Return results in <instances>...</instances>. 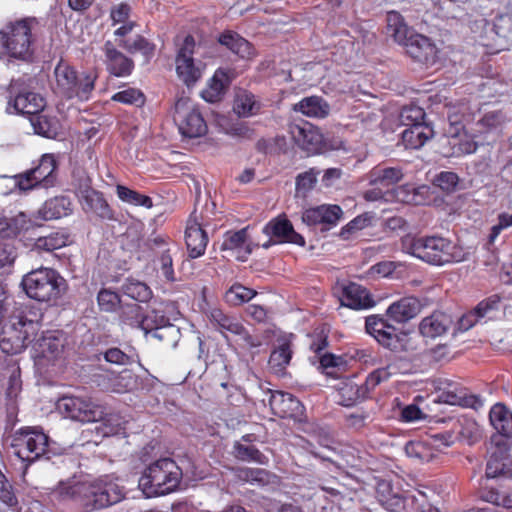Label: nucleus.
Wrapping results in <instances>:
<instances>
[{"instance_id": "nucleus-1", "label": "nucleus", "mask_w": 512, "mask_h": 512, "mask_svg": "<svg viewBox=\"0 0 512 512\" xmlns=\"http://www.w3.org/2000/svg\"><path fill=\"white\" fill-rule=\"evenodd\" d=\"M42 314L32 307L20 306L14 309L0 333V349L7 355H15L32 346L35 357L53 360L58 358L64 342L58 331L38 333L41 329Z\"/></svg>"}, {"instance_id": "nucleus-2", "label": "nucleus", "mask_w": 512, "mask_h": 512, "mask_svg": "<svg viewBox=\"0 0 512 512\" xmlns=\"http://www.w3.org/2000/svg\"><path fill=\"white\" fill-rule=\"evenodd\" d=\"M404 252L435 266L465 260L466 252L448 238L441 236H407L402 239Z\"/></svg>"}, {"instance_id": "nucleus-3", "label": "nucleus", "mask_w": 512, "mask_h": 512, "mask_svg": "<svg viewBox=\"0 0 512 512\" xmlns=\"http://www.w3.org/2000/svg\"><path fill=\"white\" fill-rule=\"evenodd\" d=\"M39 21L35 17H24L9 21L0 29V47L10 58L30 61L35 51Z\"/></svg>"}, {"instance_id": "nucleus-4", "label": "nucleus", "mask_w": 512, "mask_h": 512, "mask_svg": "<svg viewBox=\"0 0 512 512\" xmlns=\"http://www.w3.org/2000/svg\"><path fill=\"white\" fill-rule=\"evenodd\" d=\"M387 33L395 42L403 46L406 53L415 61L427 66L438 59L436 45L426 36L416 33L404 22L402 15L396 11L387 14Z\"/></svg>"}, {"instance_id": "nucleus-5", "label": "nucleus", "mask_w": 512, "mask_h": 512, "mask_svg": "<svg viewBox=\"0 0 512 512\" xmlns=\"http://www.w3.org/2000/svg\"><path fill=\"white\" fill-rule=\"evenodd\" d=\"M182 479V470L171 458H161L151 463L139 479V488L147 498L174 492Z\"/></svg>"}, {"instance_id": "nucleus-6", "label": "nucleus", "mask_w": 512, "mask_h": 512, "mask_svg": "<svg viewBox=\"0 0 512 512\" xmlns=\"http://www.w3.org/2000/svg\"><path fill=\"white\" fill-rule=\"evenodd\" d=\"M21 286L29 298L49 303L61 297L65 280L56 270L41 267L25 274Z\"/></svg>"}, {"instance_id": "nucleus-7", "label": "nucleus", "mask_w": 512, "mask_h": 512, "mask_svg": "<svg viewBox=\"0 0 512 512\" xmlns=\"http://www.w3.org/2000/svg\"><path fill=\"white\" fill-rule=\"evenodd\" d=\"M48 440L41 428L23 427L12 436V452L21 461L30 464L46 453Z\"/></svg>"}, {"instance_id": "nucleus-8", "label": "nucleus", "mask_w": 512, "mask_h": 512, "mask_svg": "<svg viewBox=\"0 0 512 512\" xmlns=\"http://www.w3.org/2000/svg\"><path fill=\"white\" fill-rule=\"evenodd\" d=\"M56 409L64 418L80 423L98 422L104 417V406L87 396L64 395L57 400Z\"/></svg>"}, {"instance_id": "nucleus-9", "label": "nucleus", "mask_w": 512, "mask_h": 512, "mask_svg": "<svg viewBox=\"0 0 512 512\" xmlns=\"http://www.w3.org/2000/svg\"><path fill=\"white\" fill-rule=\"evenodd\" d=\"M173 119L180 133L185 137H201L207 131L206 122L197 105L187 96L182 95L177 98Z\"/></svg>"}, {"instance_id": "nucleus-10", "label": "nucleus", "mask_w": 512, "mask_h": 512, "mask_svg": "<svg viewBox=\"0 0 512 512\" xmlns=\"http://www.w3.org/2000/svg\"><path fill=\"white\" fill-rule=\"evenodd\" d=\"M57 160L54 154H44L36 167L16 177L20 190L27 191L36 187L50 188L57 182Z\"/></svg>"}, {"instance_id": "nucleus-11", "label": "nucleus", "mask_w": 512, "mask_h": 512, "mask_svg": "<svg viewBox=\"0 0 512 512\" xmlns=\"http://www.w3.org/2000/svg\"><path fill=\"white\" fill-rule=\"evenodd\" d=\"M87 510L102 509L118 503L124 496L123 487L110 475H105L92 483H87Z\"/></svg>"}, {"instance_id": "nucleus-12", "label": "nucleus", "mask_w": 512, "mask_h": 512, "mask_svg": "<svg viewBox=\"0 0 512 512\" xmlns=\"http://www.w3.org/2000/svg\"><path fill=\"white\" fill-rule=\"evenodd\" d=\"M207 317L213 327L220 332L226 340H229L230 336H234L242 341L244 347L256 348L261 345V341L250 335L236 316L226 314L219 308H211L207 313Z\"/></svg>"}, {"instance_id": "nucleus-13", "label": "nucleus", "mask_w": 512, "mask_h": 512, "mask_svg": "<svg viewBox=\"0 0 512 512\" xmlns=\"http://www.w3.org/2000/svg\"><path fill=\"white\" fill-rule=\"evenodd\" d=\"M467 107L462 104L459 107L453 106L448 109L447 117L450 123L449 145L454 149V154H472L477 150V142L466 133H461L465 128V122L469 119L466 113Z\"/></svg>"}, {"instance_id": "nucleus-14", "label": "nucleus", "mask_w": 512, "mask_h": 512, "mask_svg": "<svg viewBox=\"0 0 512 512\" xmlns=\"http://www.w3.org/2000/svg\"><path fill=\"white\" fill-rule=\"evenodd\" d=\"M195 40L192 36L185 37L179 47L175 59L178 77L187 85H194L202 76L203 66L200 61H195Z\"/></svg>"}, {"instance_id": "nucleus-15", "label": "nucleus", "mask_w": 512, "mask_h": 512, "mask_svg": "<svg viewBox=\"0 0 512 512\" xmlns=\"http://www.w3.org/2000/svg\"><path fill=\"white\" fill-rule=\"evenodd\" d=\"M365 329L378 343L390 350H397L402 338L406 336L399 333L393 325L378 315H371L366 318Z\"/></svg>"}, {"instance_id": "nucleus-16", "label": "nucleus", "mask_w": 512, "mask_h": 512, "mask_svg": "<svg viewBox=\"0 0 512 512\" xmlns=\"http://www.w3.org/2000/svg\"><path fill=\"white\" fill-rule=\"evenodd\" d=\"M77 71L64 61H60L54 70L56 79V92L67 99H73L74 95L80 94L85 97L86 92L91 87L90 79L83 84L80 90H77L75 83L77 80Z\"/></svg>"}, {"instance_id": "nucleus-17", "label": "nucleus", "mask_w": 512, "mask_h": 512, "mask_svg": "<svg viewBox=\"0 0 512 512\" xmlns=\"http://www.w3.org/2000/svg\"><path fill=\"white\" fill-rule=\"evenodd\" d=\"M262 232L277 243L305 245V239L297 233L285 215L277 216L265 224Z\"/></svg>"}, {"instance_id": "nucleus-18", "label": "nucleus", "mask_w": 512, "mask_h": 512, "mask_svg": "<svg viewBox=\"0 0 512 512\" xmlns=\"http://www.w3.org/2000/svg\"><path fill=\"white\" fill-rule=\"evenodd\" d=\"M79 202L86 213H93L101 219H112L113 214L103 194L88 184L81 185L77 191Z\"/></svg>"}, {"instance_id": "nucleus-19", "label": "nucleus", "mask_w": 512, "mask_h": 512, "mask_svg": "<svg viewBox=\"0 0 512 512\" xmlns=\"http://www.w3.org/2000/svg\"><path fill=\"white\" fill-rule=\"evenodd\" d=\"M105 65L107 71L116 77L129 76L134 68V62L122 52L116 49L111 41H106L103 46Z\"/></svg>"}, {"instance_id": "nucleus-20", "label": "nucleus", "mask_w": 512, "mask_h": 512, "mask_svg": "<svg viewBox=\"0 0 512 512\" xmlns=\"http://www.w3.org/2000/svg\"><path fill=\"white\" fill-rule=\"evenodd\" d=\"M185 241L191 258H198L205 253L208 237L194 213L187 221Z\"/></svg>"}, {"instance_id": "nucleus-21", "label": "nucleus", "mask_w": 512, "mask_h": 512, "mask_svg": "<svg viewBox=\"0 0 512 512\" xmlns=\"http://www.w3.org/2000/svg\"><path fill=\"white\" fill-rule=\"evenodd\" d=\"M381 505L389 512H414V505L417 504V494L409 491H392L387 494L378 491Z\"/></svg>"}, {"instance_id": "nucleus-22", "label": "nucleus", "mask_w": 512, "mask_h": 512, "mask_svg": "<svg viewBox=\"0 0 512 512\" xmlns=\"http://www.w3.org/2000/svg\"><path fill=\"white\" fill-rule=\"evenodd\" d=\"M290 132L295 143L301 149L311 153L318 152L321 149L323 136L315 126L309 123L293 125Z\"/></svg>"}, {"instance_id": "nucleus-23", "label": "nucleus", "mask_w": 512, "mask_h": 512, "mask_svg": "<svg viewBox=\"0 0 512 512\" xmlns=\"http://www.w3.org/2000/svg\"><path fill=\"white\" fill-rule=\"evenodd\" d=\"M269 405L273 413L281 418H293L302 412L301 402L292 394L275 391L271 393Z\"/></svg>"}, {"instance_id": "nucleus-24", "label": "nucleus", "mask_w": 512, "mask_h": 512, "mask_svg": "<svg viewBox=\"0 0 512 512\" xmlns=\"http://www.w3.org/2000/svg\"><path fill=\"white\" fill-rule=\"evenodd\" d=\"M421 311V303L414 296L403 297L391 303L386 314L390 320L396 323H406L416 317Z\"/></svg>"}, {"instance_id": "nucleus-25", "label": "nucleus", "mask_w": 512, "mask_h": 512, "mask_svg": "<svg viewBox=\"0 0 512 512\" xmlns=\"http://www.w3.org/2000/svg\"><path fill=\"white\" fill-rule=\"evenodd\" d=\"M341 304L354 310L369 309L375 305V301L369 291L356 283H349L343 288Z\"/></svg>"}, {"instance_id": "nucleus-26", "label": "nucleus", "mask_w": 512, "mask_h": 512, "mask_svg": "<svg viewBox=\"0 0 512 512\" xmlns=\"http://www.w3.org/2000/svg\"><path fill=\"white\" fill-rule=\"evenodd\" d=\"M45 105V99L41 95L34 92H23L9 100L8 109L13 107L16 113L28 115L31 118L43 112Z\"/></svg>"}, {"instance_id": "nucleus-27", "label": "nucleus", "mask_w": 512, "mask_h": 512, "mask_svg": "<svg viewBox=\"0 0 512 512\" xmlns=\"http://www.w3.org/2000/svg\"><path fill=\"white\" fill-rule=\"evenodd\" d=\"M292 336L279 337L276 340L275 347L269 357V367L271 370L282 375L286 367L290 364L293 350H292Z\"/></svg>"}, {"instance_id": "nucleus-28", "label": "nucleus", "mask_w": 512, "mask_h": 512, "mask_svg": "<svg viewBox=\"0 0 512 512\" xmlns=\"http://www.w3.org/2000/svg\"><path fill=\"white\" fill-rule=\"evenodd\" d=\"M342 210L338 205H321L307 209L302 216L303 221L310 226L319 224L336 225Z\"/></svg>"}, {"instance_id": "nucleus-29", "label": "nucleus", "mask_w": 512, "mask_h": 512, "mask_svg": "<svg viewBox=\"0 0 512 512\" xmlns=\"http://www.w3.org/2000/svg\"><path fill=\"white\" fill-rule=\"evenodd\" d=\"M451 325L452 319L449 315L443 312H434L421 320L419 331L423 337L434 339L446 334Z\"/></svg>"}, {"instance_id": "nucleus-30", "label": "nucleus", "mask_w": 512, "mask_h": 512, "mask_svg": "<svg viewBox=\"0 0 512 512\" xmlns=\"http://www.w3.org/2000/svg\"><path fill=\"white\" fill-rule=\"evenodd\" d=\"M439 400L449 405H458L474 409L482 405L478 396L468 395L464 389L458 388L457 385L454 384H448V388L439 394Z\"/></svg>"}, {"instance_id": "nucleus-31", "label": "nucleus", "mask_w": 512, "mask_h": 512, "mask_svg": "<svg viewBox=\"0 0 512 512\" xmlns=\"http://www.w3.org/2000/svg\"><path fill=\"white\" fill-rule=\"evenodd\" d=\"M221 250L230 251L236 254L237 259L244 261V258L241 257L240 254L244 253L248 255L251 253L248 243L247 228L238 231H227L223 236Z\"/></svg>"}, {"instance_id": "nucleus-32", "label": "nucleus", "mask_w": 512, "mask_h": 512, "mask_svg": "<svg viewBox=\"0 0 512 512\" xmlns=\"http://www.w3.org/2000/svg\"><path fill=\"white\" fill-rule=\"evenodd\" d=\"M432 136L433 130L427 124L412 123L402 132V142L407 149H419Z\"/></svg>"}, {"instance_id": "nucleus-33", "label": "nucleus", "mask_w": 512, "mask_h": 512, "mask_svg": "<svg viewBox=\"0 0 512 512\" xmlns=\"http://www.w3.org/2000/svg\"><path fill=\"white\" fill-rule=\"evenodd\" d=\"M403 176L402 169L399 167L376 166L369 172L368 181L372 186L388 189L401 181Z\"/></svg>"}, {"instance_id": "nucleus-34", "label": "nucleus", "mask_w": 512, "mask_h": 512, "mask_svg": "<svg viewBox=\"0 0 512 512\" xmlns=\"http://www.w3.org/2000/svg\"><path fill=\"white\" fill-rule=\"evenodd\" d=\"M72 243L71 235L65 229L53 231L48 235L38 237L33 249L38 252H53Z\"/></svg>"}, {"instance_id": "nucleus-35", "label": "nucleus", "mask_w": 512, "mask_h": 512, "mask_svg": "<svg viewBox=\"0 0 512 512\" xmlns=\"http://www.w3.org/2000/svg\"><path fill=\"white\" fill-rule=\"evenodd\" d=\"M72 212V203L68 197L59 196L47 200L39 209V217L53 220L68 216Z\"/></svg>"}, {"instance_id": "nucleus-36", "label": "nucleus", "mask_w": 512, "mask_h": 512, "mask_svg": "<svg viewBox=\"0 0 512 512\" xmlns=\"http://www.w3.org/2000/svg\"><path fill=\"white\" fill-rule=\"evenodd\" d=\"M294 110L311 118H325L330 113V105L320 96L303 98L294 106Z\"/></svg>"}, {"instance_id": "nucleus-37", "label": "nucleus", "mask_w": 512, "mask_h": 512, "mask_svg": "<svg viewBox=\"0 0 512 512\" xmlns=\"http://www.w3.org/2000/svg\"><path fill=\"white\" fill-rule=\"evenodd\" d=\"M229 82L230 78L225 70H216L207 87L201 92L202 98L209 103L220 101Z\"/></svg>"}, {"instance_id": "nucleus-38", "label": "nucleus", "mask_w": 512, "mask_h": 512, "mask_svg": "<svg viewBox=\"0 0 512 512\" xmlns=\"http://www.w3.org/2000/svg\"><path fill=\"white\" fill-rule=\"evenodd\" d=\"M490 423L502 436L512 437V412L503 404H495L489 413Z\"/></svg>"}, {"instance_id": "nucleus-39", "label": "nucleus", "mask_w": 512, "mask_h": 512, "mask_svg": "<svg viewBox=\"0 0 512 512\" xmlns=\"http://www.w3.org/2000/svg\"><path fill=\"white\" fill-rule=\"evenodd\" d=\"M261 102L257 97L246 90L239 91L234 99L233 110L239 117L248 118L260 112Z\"/></svg>"}, {"instance_id": "nucleus-40", "label": "nucleus", "mask_w": 512, "mask_h": 512, "mask_svg": "<svg viewBox=\"0 0 512 512\" xmlns=\"http://www.w3.org/2000/svg\"><path fill=\"white\" fill-rule=\"evenodd\" d=\"M219 43L243 59H248L254 54L251 44L239 34L232 31L222 33L219 37Z\"/></svg>"}, {"instance_id": "nucleus-41", "label": "nucleus", "mask_w": 512, "mask_h": 512, "mask_svg": "<svg viewBox=\"0 0 512 512\" xmlns=\"http://www.w3.org/2000/svg\"><path fill=\"white\" fill-rule=\"evenodd\" d=\"M56 498L60 500H76L79 501L84 507L87 500V483H60L59 486L53 491Z\"/></svg>"}, {"instance_id": "nucleus-42", "label": "nucleus", "mask_w": 512, "mask_h": 512, "mask_svg": "<svg viewBox=\"0 0 512 512\" xmlns=\"http://www.w3.org/2000/svg\"><path fill=\"white\" fill-rule=\"evenodd\" d=\"M512 462L506 451L498 450L490 455L486 465V477L495 478L510 471Z\"/></svg>"}, {"instance_id": "nucleus-43", "label": "nucleus", "mask_w": 512, "mask_h": 512, "mask_svg": "<svg viewBox=\"0 0 512 512\" xmlns=\"http://www.w3.org/2000/svg\"><path fill=\"white\" fill-rule=\"evenodd\" d=\"M31 125L38 135L55 138L58 134V122L42 112L30 118Z\"/></svg>"}, {"instance_id": "nucleus-44", "label": "nucleus", "mask_w": 512, "mask_h": 512, "mask_svg": "<svg viewBox=\"0 0 512 512\" xmlns=\"http://www.w3.org/2000/svg\"><path fill=\"white\" fill-rule=\"evenodd\" d=\"M506 120V115L502 111H489L477 121L475 132L487 134L497 131Z\"/></svg>"}, {"instance_id": "nucleus-45", "label": "nucleus", "mask_w": 512, "mask_h": 512, "mask_svg": "<svg viewBox=\"0 0 512 512\" xmlns=\"http://www.w3.org/2000/svg\"><path fill=\"white\" fill-rule=\"evenodd\" d=\"M122 292L124 295L139 302H146L152 296L151 289L145 283L134 279H127L125 281L122 285Z\"/></svg>"}, {"instance_id": "nucleus-46", "label": "nucleus", "mask_w": 512, "mask_h": 512, "mask_svg": "<svg viewBox=\"0 0 512 512\" xmlns=\"http://www.w3.org/2000/svg\"><path fill=\"white\" fill-rule=\"evenodd\" d=\"M367 391L365 384L359 386L352 381L344 382L339 388V394L342 398L341 404L344 406L353 405L358 400L363 399Z\"/></svg>"}, {"instance_id": "nucleus-47", "label": "nucleus", "mask_w": 512, "mask_h": 512, "mask_svg": "<svg viewBox=\"0 0 512 512\" xmlns=\"http://www.w3.org/2000/svg\"><path fill=\"white\" fill-rule=\"evenodd\" d=\"M116 193L118 198L125 203L145 208H151L153 206L152 199L149 196L140 194L126 186L117 185Z\"/></svg>"}, {"instance_id": "nucleus-48", "label": "nucleus", "mask_w": 512, "mask_h": 512, "mask_svg": "<svg viewBox=\"0 0 512 512\" xmlns=\"http://www.w3.org/2000/svg\"><path fill=\"white\" fill-rule=\"evenodd\" d=\"M109 389L116 393H125L133 390L137 385V377L130 370H123L110 379Z\"/></svg>"}, {"instance_id": "nucleus-49", "label": "nucleus", "mask_w": 512, "mask_h": 512, "mask_svg": "<svg viewBox=\"0 0 512 512\" xmlns=\"http://www.w3.org/2000/svg\"><path fill=\"white\" fill-rule=\"evenodd\" d=\"M405 452L410 458L420 462H430L435 459L436 452L425 442H409L405 446Z\"/></svg>"}, {"instance_id": "nucleus-50", "label": "nucleus", "mask_w": 512, "mask_h": 512, "mask_svg": "<svg viewBox=\"0 0 512 512\" xmlns=\"http://www.w3.org/2000/svg\"><path fill=\"white\" fill-rule=\"evenodd\" d=\"M255 295L254 290L241 284H234L226 292L225 300L230 305L238 306L250 301Z\"/></svg>"}, {"instance_id": "nucleus-51", "label": "nucleus", "mask_w": 512, "mask_h": 512, "mask_svg": "<svg viewBox=\"0 0 512 512\" xmlns=\"http://www.w3.org/2000/svg\"><path fill=\"white\" fill-rule=\"evenodd\" d=\"M167 323V317L160 311L152 309L151 311L144 312L141 318L140 327L146 335L153 334L161 325Z\"/></svg>"}, {"instance_id": "nucleus-52", "label": "nucleus", "mask_w": 512, "mask_h": 512, "mask_svg": "<svg viewBox=\"0 0 512 512\" xmlns=\"http://www.w3.org/2000/svg\"><path fill=\"white\" fill-rule=\"evenodd\" d=\"M234 454L241 461L256 462L258 464H265L267 462V457L255 446H246L239 442L234 444Z\"/></svg>"}, {"instance_id": "nucleus-53", "label": "nucleus", "mask_w": 512, "mask_h": 512, "mask_svg": "<svg viewBox=\"0 0 512 512\" xmlns=\"http://www.w3.org/2000/svg\"><path fill=\"white\" fill-rule=\"evenodd\" d=\"M119 45L129 53L141 52L147 59L154 53V45L142 36H137L133 41L121 40Z\"/></svg>"}, {"instance_id": "nucleus-54", "label": "nucleus", "mask_w": 512, "mask_h": 512, "mask_svg": "<svg viewBox=\"0 0 512 512\" xmlns=\"http://www.w3.org/2000/svg\"><path fill=\"white\" fill-rule=\"evenodd\" d=\"M111 99L122 104L135 105L137 107L145 103L144 94L139 89L131 87L115 93Z\"/></svg>"}, {"instance_id": "nucleus-55", "label": "nucleus", "mask_w": 512, "mask_h": 512, "mask_svg": "<svg viewBox=\"0 0 512 512\" xmlns=\"http://www.w3.org/2000/svg\"><path fill=\"white\" fill-rule=\"evenodd\" d=\"M151 336L160 342H165L167 345L175 346L180 337V330L171 324L169 318H167V323L161 325Z\"/></svg>"}, {"instance_id": "nucleus-56", "label": "nucleus", "mask_w": 512, "mask_h": 512, "mask_svg": "<svg viewBox=\"0 0 512 512\" xmlns=\"http://www.w3.org/2000/svg\"><path fill=\"white\" fill-rule=\"evenodd\" d=\"M97 302L101 311L114 312L119 307L121 300L116 292L103 288L98 292Z\"/></svg>"}, {"instance_id": "nucleus-57", "label": "nucleus", "mask_w": 512, "mask_h": 512, "mask_svg": "<svg viewBox=\"0 0 512 512\" xmlns=\"http://www.w3.org/2000/svg\"><path fill=\"white\" fill-rule=\"evenodd\" d=\"M500 306V297L492 295L477 304L473 311L477 314L479 320L490 319L492 315L498 311Z\"/></svg>"}, {"instance_id": "nucleus-58", "label": "nucleus", "mask_w": 512, "mask_h": 512, "mask_svg": "<svg viewBox=\"0 0 512 512\" xmlns=\"http://www.w3.org/2000/svg\"><path fill=\"white\" fill-rule=\"evenodd\" d=\"M481 497L486 502L497 506H502L504 508L512 507V494L503 493L494 488L485 489L482 492Z\"/></svg>"}, {"instance_id": "nucleus-59", "label": "nucleus", "mask_w": 512, "mask_h": 512, "mask_svg": "<svg viewBox=\"0 0 512 512\" xmlns=\"http://www.w3.org/2000/svg\"><path fill=\"white\" fill-rule=\"evenodd\" d=\"M319 173V170L311 168L310 170L299 174L296 178L297 193H302L303 195H305L307 192L312 190L316 184L317 176L319 175Z\"/></svg>"}, {"instance_id": "nucleus-60", "label": "nucleus", "mask_w": 512, "mask_h": 512, "mask_svg": "<svg viewBox=\"0 0 512 512\" xmlns=\"http://www.w3.org/2000/svg\"><path fill=\"white\" fill-rule=\"evenodd\" d=\"M268 476V472L260 468H244L239 471V478L251 484L265 485Z\"/></svg>"}, {"instance_id": "nucleus-61", "label": "nucleus", "mask_w": 512, "mask_h": 512, "mask_svg": "<svg viewBox=\"0 0 512 512\" xmlns=\"http://www.w3.org/2000/svg\"><path fill=\"white\" fill-rule=\"evenodd\" d=\"M142 316V306L138 304H132L128 305L122 312L121 321L132 328L139 329Z\"/></svg>"}, {"instance_id": "nucleus-62", "label": "nucleus", "mask_w": 512, "mask_h": 512, "mask_svg": "<svg viewBox=\"0 0 512 512\" xmlns=\"http://www.w3.org/2000/svg\"><path fill=\"white\" fill-rule=\"evenodd\" d=\"M0 500L13 510H17L18 499L3 473H0Z\"/></svg>"}, {"instance_id": "nucleus-63", "label": "nucleus", "mask_w": 512, "mask_h": 512, "mask_svg": "<svg viewBox=\"0 0 512 512\" xmlns=\"http://www.w3.org/2000/svg\"><path fill=\"white\" fill-rule=\"evenodd\" d=\"M132 8L128 3L121 2L113 5L110 8V19L112 25H118L120 23L130 22V15Z\"/></svg>"}, {"instance_id": "nucleus-64", "label": "nucleus", "mask_w": 512, "mask_h": 512, "mask_svg": "<svg viewBox=\"0 0 512 512\" xmlns=\"http://www.w3.org/2000/svg\"><path fill=\"white\" fill-rule=\"evenodd\" d=\"M135 357H137L134 354H126L119 348L113 347L105 351L104 353V359L113 364L117 365H128L135 361Z\"/></svg>"}]
</instances>
